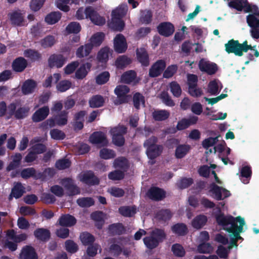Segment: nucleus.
Wrapping results in <instances>:
<instances>
[{
  "instance_id": "obj_1",
  "label": "nucleus",
  "mask_w": 259,
  "mask_h": 259,
  "mask_svg": "<svg viewBox=\"0 0 259 259\" xmlns=\"http://www.w3.org/2000/svg\"><path fill=\"white\" fill-rule=\"evenodd\" d=\"M216 222L224 230L232 234L233 237L238 241L243 240L240 233L243 232L245 221L240 216L234 218L231 215H225L223 213L215 215Z\"/></svg>"
},
{
  "instance_id": "obj_6",
  "label": "nucleus",
  "mask_w": 259,
  "mask_h": 259,
  "mask_svg": "<svg viewBox=\"0 0 259 259\" xmlns=\"http://www.w3.org/2000/svg\"><path fill=\"white\" fill-rule=\"evenodd\" d=\"M17 104L13 102L8 106V118L14 116L17 120H21L28 117L30 108L28 106H21L17 109Z\"/></svg>"
},
{
  "instance_id": "obj_42",
  "label": "nucleus",
  "mask_w": 259,
  "mask_h": 259,
  "mask_svg": "<svg viewBox=\"0 0 259 259\" xmlns=\"http://www.w3.org/2000/svg\"><path fill=\"white\" fill-rule=\"evenodd\" d=\"M62 14L59 12H53L48 14L45 17V21L48 24H54L61 19Z\"/></svg>"
},
{
  "instance_id": "obj_38",
  "label": "nucleus",
  "mask_w": 259,
  "mask_h": 259,
  "mask_svg": "<svg viewBox=\"0 0 259 259\" xmlns=\"http://www.w3.org/2000/svg\"><path fill=\"white\" fill-rule=\"evenodd\" d=\"M248 3L247 0H232L229 3L228 5L230 8L238 11H242L243 9L244 10L246 9Z\"/></svg>"
},
{
  "instance_id": "obj_25",
  "label": "nucleus",
  "mask_w": 259,
  "mask_h": 259,
  "mask_svg": "<svg viewBox=\"0 0 259 259\" xmlns=\"http://www.w3.org/2000/svg\"><path fill=\"white\" fill-rule=\"evenodd\" d=\"M92 67L91 63L87 62L82 64L76 71L75 78L77 79H82L88 75Z\"/></svg>"
},
{
  "instance_id": "obj_43",
  "label": "nucleus",
  "mask_w": 259,
  "mask_h": 259,
  "mask_svg": "<svg viewBox=\"0 0 259 259\" xmlns=\"http://www.w3.org/2000/svg\"><path fill=\"white\" fill-rule=\"evenodd\" d=\"M25 57L30 59L32 62L38 61L41 59V54L36 50L31 49H27L24 51Z\"/></svg>"
},
{
  "instance_id": "obj_60",
  "label": "nucleus",
  "mask_w": 259,
  "mask_h": 259,
  "mask_svg": "<svg viewBox=\"0 0 259 259\" xmlns=\"http://www.w3.org/2000/svg\"><path fill=\"white\" fill-rule=\"evenodd\" d=\"M66 29L68 33L77 34L80 31L81 26L77 22H72L67 25Z\"/></svg>"
},
{
  "instance_id": "obj_50",
  "label": "nucleus",
  "mask_w": 259,
  "mask_h": 259,
  "mask_svg": "<svg viewBox=\"0 0 259 259\" xmlns=\"http://www.w3.org/2000/svg\"><path fill=\"white\" fill-rule=\"evenodd\" d=\"M99 156L103 159H110L116 156V153L113 150L103 148L100 150Z\"/></svg>"
},
{
  "instance_id": "obj_34",
  "label": "nucleus",
  "mask_w": 259,
  "mask_h": 259,
  "mask_svg": "<svg viewBox=\"0 0 259 259\" xmlns=\"http://www.w3.org/2000/svg\"><path fill=\"white\" fill-rule=\"evenodd\" d=\"M191 149V146L187 144L179 145L175 150V157L178 159L184 158Z\"/></svg>"
},
{
  "instance_id": "obj_37",
  "label": "nucleus",
  "mask_w": 259,
  "mask_h": 259,
  "mask_svg": "<svg viewBox=\"0 0 259 259\" xmlns=\"http://www.w3.org/2000/svg\"><path fill=\"white\" fill-rule=\"evenodd\" d=\"M170 113L166 110H157L152 112L153 118L155 121H163L168 118Z\"/></svg>"
},
{
  "instance_id": "obj_29",
  "label": "nucleus",
  "mask_w": 259,
  "mask_h": 259,
  "mask_svg": "<svg viewBox=\"0 0 259 259\" xmlns=\"http://www.w3.org/2000/svg\"><path fill=\"white\" fill-rule=\"evenodd\" d=\"M111 17V22L109 24L110 28L114 31H122L125 27V23L122 18Z\"/></svg>"
},
{
  "instance_id": "obj_52",
  "label": "nucleus",
  "mask_w": 259,
  "mask_h": 259,
  "mask_svg": "<svg viewBox=\"0 0 259 259\" xmlns=\"http://www.w3.org/2000/svg\"><path fill=\"white\" fill-rule=\"evenodd\" d=\"M110 76V73L108 71H103L96 77V82L99 85L104 84L109 81Z\"/></svg>"
},
{
  "instance_id": "obj_9",
  "label": "nucleus",
  "mask_w": 259,
  "mask_h": 259,
  "mask_svg": "<svg viewBox=\"0 0 259 259\" xmlns=\"http://www.w3.org/2000/svg\"><path fill=\"white\" fill-rule=\"evenodd\" d=\"M114 51L118 53H124L127 49V44L125 36L121 33L117 34L113 39Z\"/></svg>"
},
{
  "instance_id": "obj_41",
  "label": "nucleus",
  "mask_w": 259,
  "mask_h": 259,
  "mask_svg": "<svg viewBox=\"0 0 259 259\" xmlns=\"http://www.w3.org/2000/svg\"><path fill=\"white\" fill-rule=\"evenodd\" d=\"M133 102L134 107L137 110L140 109V106L142 105L143 107H145V100L144 96L139 93H136L134 94L133 97Z\"/></svg>"
},
{
  "instance_id": "obj_33",
  "label": "nucleus",
  "mask_w": 259,
  "mask_h": 259,
  "mask_svg": "<svg viewBox=\"0 0 259 259\" xmlns=\"http://www.w3.org/2000/svg\"><path fill=\"white\" fill-rule=\"evenodd\" d=\"M132 59L126 55L119 56L115 61V65L117 68L122 69L132 63Z\"/></svg>"
},
{
  "instance_id": "obj_47",
  "label": "nucleus",
  "mask_w": 259,
  "mask_h": 259,
  "mask_svg": "<svg viewBox=\"0 0 259 259\" xmlns=\"http://www.w3.org/2000/svg\"><path fill=\"white\" fill-rule=\"evenodd\" d=\"M136 77V72L134 70H129L122 74L121 80L123 83L129 84L132 82Z\"/></svg>"
},
{
  "instance_id": "obj_49",
  "label": "nucleus",
  "mask_w": 259,
  "mask_h": 259,
  "mask_svg": "<svg viewBox=\"0 0 259 259\" xmlns=\"http://www.w3.org/2000/svg\"><path fill=\"white\" fill-rule=\"evenodd\" d=\"M105 38V34L103 32H98L93 35L90 39L91 45L98 47L101 45Z\"/></svg>"
},
{
  "instance_id": "obj_8",
  "label": "nucleus",
  "mask_w": 259,
  "mask_h": 259,
  "mask_svg": "<svg viewBox=\"0 0 259 259\" xmlns=\"http://www.w3.org/2000/svg\"><path fill=\"white\" fill-rule=\"evenodd\" d=\"M130 92V88L125 85H117L114 90V93L117 95L115 104H122L128 102L127 94Z\"/></svg>"
},
{
  "instance_id": "obj_53",
  "label": "nucleus",
  "mask_w": 259,
  "mask_h": 259,
  "mask_svg": "<svg viewBox=\"0 0 259 259\" xmlns=\"http://www.w3.org/2000/svg\"><path fill=\"white\" fill-rule=\"evenodd\" d=\"M152 13L150 10H145L141 12L140 21L144 24H150L152 20Z\"/></svg>"
},
{
  "instance_id": "obj_14",
  "label": "nucleus",
  "mask_w": 259,
  "mask_h": 259,
  "mask_svg": "<svg viewBox=\"0 0 259 259\" xmlns=\"http://www.w3.org/2000/svg\"><path fill=\"white\" fill-rule=\"evenodd\" d=\"M198 67L201 71L208 75H213L218 70V66L215 63L206 61L204 59H201L199 61Z\"/></svg>"
},
{
  "instance_id": "obj_21",
  "label": "nucleus",
  "mask_w": 259,
  "mask_h": 259,
  "mask_svg": "<svg viewBox=\"0 0 259 259\" xmlns=\"http://www.w3.org/2000/svg\"><path fill=\"white\" fill-rule=\"evenodd\" d=\"M20 259H38L35 249L31 246L23 247L19 255Z\"/></svg>"
},
{
  "instance_id": "obj_30",
  "label": "nucleus",
  "mask_w": 259,
  "mask_h": 259,
  "mask_svg": "<svg viewBox=\"0 0 259 259\" xmlns=\"http://www.w3.org/2000/svg\"><path fill=\"white\" fill-rule=\"evenodd\" d=\"M252 176L251 167L250 165H245L240 170V179L245 184H248Z\"/></svg>"
},
{
  "instance_id": "obj_40",
  "label": "nucleus",
  "mask_w": 259,
  "mask_h": 259,
  "mask_svg": "<svg viewBox=\"0 0 259 259\" xmlns=\"http://www.w3.org/2000/svg\"><path fill=\"white\" fill-rule=\"evenodd\" d=\"M207 221V217L204 215H198L192 221V226L193 228L199 229L203 227Z\"/></svg>"
},
{
  "instance_id": "obj_64",
  "label": "nucleus",
  "mask_w": 259,
  "mask_h": 259,
  "mask_svg": "<svg viewBox=\"0 0 259 259\" xmlns=\"http://www.w3.org/2000/svg\"><path fill=\"white\" fill-rule=\"evenodd\" d=\"M254 15H248L246 17V21L250 27H259V19Z\"/></svg>"
},
{
  "instance_id": "obj_62",
  "label": "nucleus",
  "mask_w": 259,
  "mask_h": 259,
  "mask_svg": "<svg viewBox=\"0 0 259 259\" xmlns=\"http://www.w3.org/2000/svg\"><path fill=\"white\" fill-rule=\"evenodd\" d=\"M72 85V83L68 80H63L57 84V89L60 92H64L69 90Z\"/></svg>"
},
{
  "instance_id": "obj_18",
  "label": "nucleus",
  "mask_w": 259,
  "mask_h": 259,
  "mask_svg": "<svg viewBox=\"0 0 259 259\" xmlns=\"http://www.w3.org/2000/svg\"><path fill=\"white\" fill-rule=\"evenodd\" d=\"M24 13H22V11L17 10L9 13L8 15L12 24L21 26L24 20Z\"/></svg>"
},
{
  "instance_id": "obj_46",
  "label": "nucleus",
  "mask_w": 259,
  "mask_h": 259,
  "mask_svg": "<svg viewBox=\"0 0 259 259\" xmlns=\"http://www.w3.org/2000/svg\"><path fill=\"white\" fill-rule=\"evenodd\" d=\"M56 119V124L59 126L65 125L68 121V112L66 111H62L56 115H54Z\"/></svg>"
},
{
  "instance_id": "obj_16",
  "label": "nucleus",
  "mask_w": 259,
  "mask_h": 259,
  "mask_svg": "<svg viewBox=\"0 0 259 259\" xmlns=\"http://www.w3.org/2000/svg\"><path fill=\"white\" fill-rule=\"evenodd\" d=\"M157 30L160 35L164 37H169L174 33L175 27L172 23L164 22L160 23L157 26Z\"/></svg>"
},
{
  "instance_id": "obj_22",
  "label": "nucleus",
  "mask_w": 259,
  "mask_h": 259,
  "mask_svg": "<svg viewBox=\"0 0 259 259\" xmlns=\"http://www.w3.org/2000/svg\"><path fill=\"white\" fill-rule=\"evenodd\" d=\"M48 106H44L37 110L32 116V120L34 122H38L45 119L49 114Z\"/></svg>"
},
{
  "instance_id": "obj_44",
  "label": "nucleus",
  "mask_w": 259,
  "mask_h": 259,
  "mask_svg": "<svg viewBox=\"0 0 259 259\" xmlns=\"http://www.w3.org/2000/svg\"><path fill=\"white\" fill-rule=\"evenodd\" d=\"M127 11V5L126 4H121L115 10L112 11L111 16L122 19V18L126 15Z\"/></svg>"
},
{
  "instance_id": "obj_19",
  "label": "nucleus",
  "mask_w": 259,
  "mask_h": 259,
  "mask_svg": "<svg viewBox=\"0 0 259 259\" xmlns=\"http://www.w3.org/2000/svg\"><path fill=\"white\" fill-rule=\"evenodd\" d=\"M137 59L142 66L147 67L150 63L149 56L147 50L144 48H137L136 50Z\"/></svg>"
},
{
  "instance_id": "obj_23",
  "label": "nucleus",
  "mask_w": 259,
  "mask_h": 259,
  "mask_svg": "<svg viewBox=\"0 0 259 259\" xmlns=\"http://www.w3.org/2000/svg\"><path fill=\"white\" fill-rule=\"evenodd\" d=\"M27 66V61L22 57L16 58L12 64V69L16 72H23Z\"/></svg>"
},
{
  "instance_id": "obj_32",
  "label": "nucleus",
  "mask_w": 259,
  "mask_h": 259,
  "mask_svg": "<svg viewBox=\"0 0 259 259\" xmlns=\"http://www.w3.org/2000/svg\"><path fill=\"white\" fill-rule=\"evenodd\" d=\"M22 158V155L19 153H16L15 155H12V161L7 166V171H10L19 167L21 165Z\"/></svg>"
},
{
  "instance_id": "obj_35",
  "label": "nucleus",
  "mask_w": 259,
  "mask_h": 259,
  "mask_svg": "<svg viewBox=\"0 0 259 259\" xmlns=\"http://www.w3.org/2000/svg\"><path fill=\"white\" fill-rule=\"evenodd\" d=\"M93 49V45L90 44H86L84 46H80L76 50V55L79 58H82L88 56Z\"/></svg>"
},
{
  "instance_id": "obj_7",
  "label": "nucleus",
  "mask_w": 259,
  "mask_h": 259,
  "mask_svg": "<svg viewBox=\"0 0 259 259\" xmlns=\"http://www.w3.org/2000/svg\"><path fill=\"white\" fill-rule=\"evenodd\" d=\"M209 191L213 194V198L217 200H223L231 195L229 191L219 186L214 183L210 185Z\"/></svg>"
},
{
  "instance_id": "obj_10",
  "label": "nucleus",
  "mask_w": 259,
  "mask_h": 259,
  "mask_svg": "<svg viewBox=\"0 0 259 259\" xmlns=\"http://www.w3.org/2000/svg\"><path fill=\"white\" fill-rule=\"evenodd\" d=\"M89 141L93 144L100 145L102 147L107 146L108 144L106 134L101 131L93 133L90 136Z\"/></svg>"
},
{
  "instance_id": "obj_51",
  "label": "nucleus",
  "mask_w": 259,
  "mask_h": 259,
  "mask_svg": "<svg viewBox=\"0 0 259 259\" xmlns=\"http://www.w3.org/2000/svg\"><path fill=\"white\" fill-rule=\"evenodd\" d=\"M119 212L125 217H131L136 213V208L135 206H121L119 208Z\"/></svg>"
},
{
  "instance_id": "obj_61",
  "label": "nucleus",
  "mask_w": 259,
  "mask_h": 259,
  "mask_svg": "<svg viewBox=\"0 0 259 259\" xmlns=\"http://www.w3.org/2000/svg\"><path fill=\"white\" fill-rule=\"evenodd\" d=\"M193 183V180L191 178H183L177 183L178 187L180 189L187 188Z\"/></svg>"
},
{
  "instance_id": "obj_26",
  "label": "nucleus",
  "mask_w": 259,
  "mask_h": 259,
  "mask_svg": "<svg viewBox=\"0 0 259 259\" xmlns=\"http://www.w3.org/2000/svg\"><path fill=\"white\" fill-rule=\"evenodd\" d=\"M25 192V188L20 182L15 183L11 190L9 199L13 197L16 199H19L22 196Z\"/></svg>"
},
{
  "instance_id": "obj_57",
  "label": "nucleus",
  "mask_w": 259,
  "mask_h": 259,
  "mask_svg": "<svg viewBox=\"0 0 259 259\" xmlns=\"http://www.w3.org/2000/svg\"><path fill=\"white\" fill-rule=\"evenodd\" d=\"M65 248L67 252L74 253L78 251V246L73 240H67L65 242Z\"/></svg>"
},
{
  "instance_id": "obj_27",
  "label": "nucleus",
  "mask_w": 259,
  "mask_h": 259,
  "mask_svg": "<svg viewBox=\"0 0 259 259\" xmlns=\"http://www.w3.org/2000/svg\"><path fill=\"white\" fill-rule=\"evenodd\" d=\"M109 233L110 235H121L126 232V229L122 223H117L111 224L108 227Z\"/></svg>"
},
{
  "instance_id": "obj_45",
  "label": "nucleus",
  "mask_w": 259,
  "mask_h": 259,
  "mask_svg": "<svg viewBox=\"0 0 259 259\" xmlns=\"http://www.w3.org/2000/svg\"><path fill=\"white\" fill-rule=\"evenodd\" d=\"M172 217V213L169 209H165L159 210L156 214V218L159 221L166 222L169 220Z\"/></svg>"
},
{
  "instance_id": "obj_17",
  "label": "nucleus",
  "mask_w": 259,
  "mask_h": 259,
  "mask_svg": "<svg viewBox=\"0 0 259 259\" xmlns=\"http://www.w3.org/2000/svg\"><path fill=\"white\" fill-rule=\"evenodd\" d=\"M75 218L70 214H62L58 219L57 224L63 227H71L76 223Z\"/></svg>"
},
{
  "instance_id": "obj_31",
  "label": "nucleus",
  "mask_w": 259,
  "mask_h": 259,
  "mask_svg": "<svg viewBox=\"0 0 259 259\" xmlns=\"http://www.w3.org/2000/svg\"><path fill=\"white\" fill-rule=\"evenodd\" d=\"M105 99L100 95L93 96L89 101L90 107L92 108H100L102 107L105 103Z\"/></svg>"
},
{
  "instance_id": "obj_63",
  "label": "nucleus",
  "mask_w": 259,
  "mask_h": 259,
  "mask_svg": "<svg viewBox=\"0 0 259 259\" xmlns=\"http://www.w3.org/2000/svg\"><path fill=\"white\" fill-rule=\"evenodd\" d=\"M177 70L178 66L177 65L168 66L164 71L163 77L165 78H169L176 73Z\"/></svg>"
},
{
  "instance_id": "obj_4",
  "label": "nucleus",
  "mask_w": 259,
  "mask_h": 259,
  "mask_svg": "<svg viewBox=\"0 0 259 259\" xmlns=\"http://www.w3.org/2000/svg\"><path fill=\"white\" fill-rule=\"evenodd\" d=\"M158 138L152 136L145 141L143 146L146 149V153L151 160H154L162 153L163 147L161 145L156 144Z\"/></svg>"
},
{
  "instance_id": "obj_13",
  "label": "nucleus",
  "mask_w": 259,
  "mask_h": 259,
  "mask_svg": "<svg viewBox=\"0 0 259 259\" xmlns=\"http://www.w3.org/2000/svg\"><path fill=\"white\" fill-rule=\"evenodd\" d=\"M166 67V62L163 60H158L150 67L149 76L151 77H156L161 75Z\"/></svg>"
},
{
  "instance_id": "obj_24",
  "label": "nucleus",
  "mask_w": 259,
  "mask_h": 259,
  "mask_svg": "<svg viewBox=\"0 0 259 259\" xmlns=\"http://www.w3.org/2000/svg\"><path fill=\"white\" fill-rule=\"evenodd\" d=\"M37 87L36 82L32 79L26 80L21 87V91L23 95H26L33 93Z\"/></svg>"
},
{
  "instance_id": "obj_36",
  "label": "nucleus",
  "mask_w": 259,
  "mask_h": 259,
  "mask_svg": "<svg viewBox=\"0 0 259 259\" xmlns=\"http://www.w3.org/2000/svg\"><path fill=\"white\" fill-rule=\"evenodd\" d=\"M172 232L179 236H185L188 232V228L184 223H177L171 228Z\"/></svg>"
},
{
  "instance_id": "obj_48",
  "label": "nucleus",
  "mask_w": 259,
  "mask_h": 259,
  "mask_svg": "<svg viewBox=\"0 0 259 259\" xmlns=\"http://www.w3.org/2000/svg\"><path fill=\"white\" fill-rule=\"evenodd\" d=\"M80 239L83 245L85 246L91 245L95 240V237L87 232L82 233L80 235Z\"/></svg>"
},
{
  "instance_id": "obj_20",
  "label": "nucleus",
  "mask_w": 259,
  "mask_h": 259,
  "mask_svg": "<svg viewBox=\"0 0 259 259\" xmlns=\"http://www.w3.org/2000/svg\"><path fill=\"white\" fill-rule=\"evenodd\" d=\"M80 180L83 183L89 186L97 185L100 183L99 179L91 170L84 173Z\"/></svg>"
},
{
  "instance_id": "obj_58",
  "label": "nucleus",
  "mask_w": 259,
  "mask_h": 259,
  "mask_svg": "<svg viewBox=\"0 0 259 259\" xmlns=\"http://www.w3.org/2000/svg\"><path fill=\"white\" fill-rule=\"evenodd\" d=\"M112 137L124 136L127 133V128L124 126H115L110 131Z\"/></svg>"
},
{
  "instance_id": "obj_5",
  "label": "nucleus",
  "mask_w": 259,
  "mask_h": 259,
  "mask_svg": "<svg viewBox=\"0 0 259 259\" xmlns=\"http://www.w3.org/2000/svg\"><path fill=\"white\" fill-rule=\"evenodd\" d=\"M165 238L166 234L163 230L155 229L152 231L150 236L144 238L143 242L148 248L153 249L157 247Z\"/></svg>"
},
{
  "instance_id": "obj_56",
  "label": "nucleus",
  "mask_w": 259,
  "mask_h": 259,
  "mask_svg": "<svg viewBox=\"0 0 259 259\" xmlns=\"http://www.w3.org/2000/svg\"><path fill=\"white\" fill-rule=\"evenodd\" d=\"M79 206L82 207H89L94 204V200L91 197H82L77 200Z\"/></svg>"
},
{
  "instance_id": "obj_28",
  "label": "nucleus",
  "mask_w": 259,
  "mask_h": 259,
  "mask_svg": "<svg viewBox=\"0 0 259 259\" xmlns=\"http://www.w3.org/2000/svg\"><path fill=\"white\" fill-rule=\"evenodd\" d=\"M34 235L38 240L46 242L49 240L51 237L50 231L43 228H37L34 231Z\"/></svg>"
},
{
  "instance_id": "obj_11",
  "label": "nucleus",
  "mask_w": 259,
  "mask_h": 259,
  "mask_svg": "<svg viewBox=\"0 0 259 259\" xmlns=\"http://www.w3.org/2000/svg\"><path fill=\"white\" fill-rule=\"evenodd\" d=\"M67 58L61 54H53L48 59L49 66L52 68H60L65 64Z\"/></svg>"
},
{
  "instance_id": "obj_59",
  "label": "nucleus",
  "mask_w": 259,
  "mask_h": 259,
  "mask_svg": "<svg viewBox=\"0 0 259 259\" xmlns=\"http://www.w3.org/2000/svg\"><path fill=\"white\" fill-rule=\"evenodd\" d=\"M56 42L55 37L53 35H47L41 40L40 44L44 48L52 47Z\"/></svg>"
},
{
  "instance_id": "obj_39",
  "label": "nucleus",
  "mask_w": 259,
  "mask_h": 259,
  "mask_svg": "<svg viewBox=\"0 0 259 259\" xmlns=\"http://www.w3.org/2000/svg\"><path fill=\"white\" fill-rule=\"evenodd\" d=\"M111 53L110 49L108 47L101 49L98 53L97 58L101 63H106L109 59V55Z\"/></svg>"
},
{
  "instance_id": "obj_3",
  "label": "nucleus",
  "mask_w": 259,
  "mask_h": 259,
  "mask_svg": "<svg viewBox=\"0 0 259 259\" xmlns=\"http://www.w3.org/2000/svg\"><path fill=\"white\" fill-rule=\"evenodd\" d=\"M84 15L86 18H90L95 25H103L105 23V19L100 16L92 7H88L83 9V8H79L76 13V17L78 20L83 19Z\"/></svg>"
},
{
  "instance_id": "obj_15",
  "label": "nucleus",
  "mask_w": 259,
  "mask_h": 259,
  "mask_svg": "<svg viewBox=\"0 0 259 259\" xmlns=\"http://www.w3.org/2000/svg\"><path fill=\"white\" fill-rule=\"evenodd\" d=\"M147 195L151 200L159 201L165 198L166 192L163 189L159 187H152L147 191Z\"/></svg>"
},
{
  "instance_id": "obj_54",
  "label": "nucleus",
  "mask_w": 259,
  "mask_h": 259,
  "mask_svg": "<svg viewBox=\"0 0 259 259\" xmlns=\"http://www.w3.org/2000/svg\"><path fill=\"white\" fill-rule=\"evenodd\" d=\"M170 92L175 97H179L182 94V89L180 84L177 81H172L169 83Z\"/></svg>"
},
{
  "instance_id": "obj_12",
  "label": "nucleus",
  "mask_w": 259,
  "mask_h": 259,
  "mask_svg": "<svg viewBox=\"0 0 259 259\" xmlns=\"http://www.w3.org/2000/svg\"><path fill=\"white\" fill-rule=\"evenodd\" d=\"M61 184L67 191L69 196H74L80 193L79 188L74 184V181L70 178H64Z\"/></svg>"
},
{
  "instance_id": "obj_55",
  "label": "nucleus",
  "mask_w": 259,
  "mask_h": 259,
  "mask_svg": "<svg viewBox=\"0 0 259 259\" xmlns=\"http://www.w3.org/2000/svg\"><path fill=\"white\" fill-rule=\"evenodd\" d=\"M71 164L70 160L66 158H62L58 160L55 163L56 168L59 170H64L69 168Z\"/></svg>"
},
{
  "instance_id": "obj_2",
  "label": "nucleus",
  "mask_w": 259,
  "mask_h": 259,
  "mask_svg": "<svg viewBox=\"0 0 259 259\" xmlns=\"http://www.w3.org/2000/svg\"><path fill=\"white\" fill-rule=\"evenodd\" d=\"M225 51L228 54L233 53L237 56H243V53H246L248 50H253L255 46L248 45V41L245 40L240 44L238 40L233 39L228 40L225 45Z\"/></svg>"
}]
</instances>
